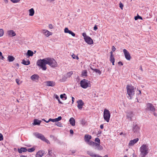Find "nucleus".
Segmentation results:
<instances>
[{"label":"nucleus","mask_w":157,"mask_h":157,"mask_svg":"<svg viewBox=\"0 0 157 157\" xmlns=\"http://www.w3.org/2000/svg\"><path fill=\"white\" fill-rule=\"evenodd\" d=\"M64 32L65 33H68L69 34L73 36H75V34L71 31L69 30L67 28H65L64 29Z\"/></svg>","instance_id":"15"},{"label":"nucleus","mask_w":157,"mask_h":157,"mask_svg":"<svg viewBox=\"0 0 157 157\" xmlns=\"http://www.w3.org/2000/svg\"><path fill=\"white\" fill-rule=\"evenodd\" d=\"M19 81H20V80L18 79H16V83L18 85H19L20 84V83H19Z\"/></svg>","instance_id":"55"},{"label":"nucleus","mask_w":157,"mask_h":157,"mask_svg":"<svg viewBox=\"0 0 157 157\" xmlns=\"http://www.w3.org/2000/svg\"><path fill=\"white\" fill-rule=\"evenodd\" d=\"M87 153L90 156L93 157H101L100 156L98 155H96L92 152L88 151Z\"/></svg>","instance_id":"16"},{"label":"nucleus","mask_w":157,"mask_h":157,"mask_svg":"<svg viewBox=\"0 0 157 157\" xmlns=\"http://www.w3.org/2000/svg\"><path fill=\"white\" fill-rule=\"evenodd\" d=\"M72 57L74 59H76L78 60L79 59L78 57L75 55V54H73L72 55Z\"/></svg>","instance_id":"41"},{"label":"nucleus","mask_w":157,"mask_h":157,"mask_svg":"<svg viewBox=\"0 0 157 157\" xmlns=\"http://www.w3.org/2000/svg\"><path fill=\"white\" fill-rule=\"evenodd\" d=\"M18 152L21 153L22 152H26L27 151V149L26 147H22L20 149L18 148L17 149Z\"/></svg>","instance_id":"19"},{"label":"nucleus","mask_w":157,"mask_h":157,"mask_svg":"<svg viewBox=\"0 0 157 157\" xmlns=\"http://www.w3.org/2000/svg\"><path fill=\"white\" fill-rule=\"evenodd\" d=\"M127 94L128 96L131 99L132 97L135 94L134 88L133 86H127Z\"/></svg>","instance_id":"4"},{"label":"nucleus","mask_w":157,"mask_h":157,"mask_svg":"<svg viewBox=\"0 0 157 157\" xmlns=\"http://www.w3.org/2000/svg\"><path fill=\"white\" fill-rule=\"evenodd\" d=\"M139 129V126L137 125L136 124L133 127V131L134 133L138 132Z\"/></svg>","instance_id":"21"},{"label":"nucleus","mask_w":157,"mask_h":157,"mask_svg":"<svg viewBox=\"0 0 157 157\" xmlns=\"http://www.w3.org/2000/svg\"><path fill=\"white\" fill-rule=\"evenodd\" d=\"M94 147L95 149L98 150H102L103 149V147L100 145V144L99 143H95Z\"/></svg>","instance_id":"13"},{"label":"nucleus","mask_w":157,"mask_h":157,"mask_svg":"<svg viewBox=\"0 0 157 157\" xmlns=\"http://www.w3.org/2000/svg\"><path fill=\"white\" fill-rule=\"evenodd\" d=\"M81 124L82 125H84L86 124V121L84 120H82L81 121Z\"/></svg>","instance_id":"52"},{"label":"nucleus","mask_w":157,"mask_h":157,"mask_svg":"<svg viewBox=\"0 0 157 157\" xmlns=\"http://www.w3.org/2000/svg\"><path fill=\"white\" fill-rule=\"evenodd\" d=\"M95 141L97 142L98 143L100 144V140L98 138H95Z\"/></svg>","instance_id":"47"},{"label":"nucleus","mask_w":157,"mask_h":157,"mask_svg":"<svg viewBox=\"0 0 157 157\" xmlns=\"http://www.w3.org/2000/svg\"><path fill=\"white\" fill-rule=\"evenodd\" d=\"M6 35L9 37H13L16 35V33L15 32L12 30H8L7 31Z\"/></svg>","instance_id":"8"},{"label":"nucleus","mask_w":157,"mask_h":157,"mask_svg":"<svg viewBox=\"0 0 157 157\" xmlns=\"http://www.w3.org/2000/svg\"><path fill=\"white\" fill-rule=\"evenodd\" d=\"M110 62H112L113 61H115V59L113 56H110Z\"/></svg>","instance_id":"42"},{"label":"nucleus","mask_w":157,"mask_h":157,"mask_svg":"<svg viewBox=\"0 0 157 157\" xmlns=\"http://www.w3.org/2000/svg\"><path fill=\"white\" fill-rule=\"evenodd\" d=\"M62 117L61 116L59 117L58 118L54 119V122H58L61 120Z\"/></svg>","instance_id":"36"},{"label":"nucleus","mask_w":157,"mask_h":157,"mask_svg":"<svg viewBox=\"0 0 157 157\" xmlns=\"http://www.w3.org/2000/svg\"><path fill=\"white\" fill-rule=\"evenodd\" d=\"M119 6L121 10H122L123 7V5L120 2L119 4Z\"/></svg>","instance_id":"48"},{"label":"nucleus","mask_w":157,"mask_h":157,"mask_svg":"<svg viewBox=\"0 0 157 157\" xmlns=\"http://www.w3.org/2000/svg\"><path fill=\"white\" fill-rule=\"evenodd\" d=\"M91 136L87 134L86 135L84 136V140L85 142H89L91 139Z\"/></svg>","instance_id":"20"},{"label":"nucleus","mask_w":157,"mask_h":157,"mask_svg":"<svg viewBox=\"0 0 157 157\" xmlns=\"http://www.w3.org/2000/svg\"><path fill=\"white\" fill-rule=\"evenodd\" d=\"M41 121L40 120H38L36 119H35L34 121L33 124L36 125H39L41 122Z\"/></svg>","instance_id":"26"},{"label":"nucleus","mask_w":157,"mask_h":157,"mask_svg":"<svg viewBox=\"0 0 157 157\" xmlns=\"http://www.w3.org/2000/svg\"><path fill=\"white\" fill-rule=\"evenodd\" d=\"M146 109L148 110L154 112L155 110L154 106L151 103H148L147 105Z\"/></svg>","instance_id":"7"},{"label":"nucleus","mask_w":157,"mask_h":157,"mask_svg":"<svg viewBox=\"0 0 157 157\" xmlns=\"http://www.w3.org/2000/svg\"><path fill=\"white\" fill-rule=\"evenodd\" d=\"M35 150V147H33L31 148H29L27 149V151L29 152H31L34 151Z\"/></svg>","instance_id":"31"},{"label":"nucleus","mask_w":157,"mask_h":157,"mask_svg":"<svg viewBox=\"0 0 157 157\" xmlns=\"http://www.w3.org/2000/svg\"><path fill=\"white\" fill-rule=\"evenodd\" d=\"M39 77V75H37L34 74L31 76V78L33 81H36L38 80Z\"/></svg>","instance_id":"18"},{"label":"nucleus","mask_w":157,"mask_h":157,"mask_svg":"<svg viewBox=\"0 0 157 157\" xmlns=\"http://www.w3.org/2000/svg\"><path fill=\"white\" fill-rule=\"evenodd\" d=\"M148 146L146 144H143L140 147V151L141 153L140 155V157H145V156L148 153Z\"/></svg>","instance_id":"2"},{"label":"nucleus","mask_w":157,"mask_h":157,"mask_svg":"<svg viewBox=\"0 0 157 157\" xmlns=\"http://www.w3.org/2000/svg\"><path fill=\"white\" fill-rule=\"evenodd\" d=\"M139 140L138 138H136L133 140H132L130 141L128 144V145L129 146L132 147Z\"/></svg>","instance_id":"12"},{"label":"nucleus","mask_w":157,"mask_h":157,"mask_svg":"<svg viewBox=\"0 0 157 157\" xmlns=\"http://www.w3.org/2000/svg\"><path fill=\"white\" fill-rule=\"evenodd\" d=\"M113 51H112L110 52V54H111L110 56H113Z\"/></svg>","instance_id":"62"},{"label":"nucleus","mask_w":157,"mask_h":157,"mask_svg":"<svg viewBox=\"0 0 157 157\" xmlns=\"http://www.w3.org/2000/svg\"><path fill=\"white\" fill-rule=\"evenodd\" d=\"M70 124L72 126H74L75 125V120L73 117H71L69 120Z\"/></svg>","instance_id":"22"},{"label":"nucleus","mask_w":157,"mask_h":157,"mask_svg":"<svg viewBox=\"0 0 157 157\" xmlns=\"http://www.w3.org/2000/svg\"><path fill=\"white\" fill-rule=\"evenodd\" d=\"M3 139V136L2 134L0 133V141L2 140Z\"/></svg>","instance_id":"49"},{"label":"nucleus","mask_w":157,"mask_h":157,"mask_svg":"<svg viewBox=\"0 0 157 157\" xmlns=\"http://www.w3.org/2000/svg\"><path fill=\"white\" fill-rule=\"evenodd\" d=\"M45 137L43 135L40 134V136L39 139H40L41 140H42V141H43L44 140V139H45Z\"/></svg>","instance_id":"39"},{"label":"nucleus","mask_w":157,"mask_h":157,"mask_svg":"<svg viewBox=\"0 0 157 157\" xmlns=\"http://www.w3.org/2000/svg\"><path fill=\"white\" fill-rule=\"evenodd\" d=\"M82 77L87 76V71L86 70H84L82 71Z\"/></svg>","instance_id":"30"},{"label":"nucleus","mask_w":157,"mask_h":157,"mask_svg":"<svg viewBox=\"0 0 157 157\" xmlns=\"http://www.w3.org/2000/svg\"><path fill=\"white\" fill-rule=\"evenodd\" d=\"M91 69L93 70L96 73H98L99 75H100L101 74V71L99 70H98L97 69H94L92 68H91Z\"/></svg>","instance_id":"35"},{"label":"nucleus","mask_w":157,"mask_h":157,"mask_svg":"<svg viewBox=\"0 0 157 157\" xmlns=\"http://www.w3.org/2000/svg\"><path fill=\"white\" fill-rule=\"evenodd\" d=\"M47 85L48 86H54L55 85V82L53 81H48L46 82Z\"/></svg>","instance_id":"23"},{"label":"nucleus","mask_w":157,"mask_h":157,"mask_svg":"<svg viewBox=\"0 0 157 157\" xmlns=\"http://www.w3.org/2000/svg\"><path fill=\"white\" fill-rule=\"evenodd\" d=\"M50 121H52V122H54V119L50 118L47 121V122H49Z\"/></svg>","instance_id":"51"},{"label":"nucleus","mask_w":157,"mask_h":157,"mask_svg":"<svg viewBox=\"0 0 157 157\" xmlns=\"http://www.w3.org/2000/svg\"><path fill=\"white\" fill-rule=\"evenodd\" d=\"M123 51L125 58L128 60H130L131 57L129 53L126 49H124Z\"/></svg>","instance_id":"9"},{"label":"nucleus","mask_w":157,"mask_h":157,"mask_svg":"<svg viewBox=\"0 0 157 157\" xmlns=\"http://www.w3.org/2000/svg\"><path fill=\"white\" fill-rule=\"evenodd\" d=\"M85 42L89 44H93L92 39L89 36L85 38Z\"/></svg>","instance_id":"14"},{"label":"nucleus","mask_w":157,"mask_h":157,"mask_svg":"<svg viewBox=\"0 0 157 157\" xmlns=\"http://www.w3.org/2000/svg\"><path fill=\"white\" fill-rule=\"evenodd\" d=\"M87 143L89 145L92 146L93 147L94 146L95 143V142L91 140H90L89 142H87Z\"/></svg>","instance_id":"32"},{"label":"nucleus","mask_w":157,"mask_h":157,"mask_svg":"<svg viewBox=\"0 0 157 157\" xmlns=\"http://www.w3.org/2000/svg\"><path fill=\"white\" fill-rule=\"evenodd\" d=\"M48 155L51 156H52V150H48Z\"/></svg>","instance_id":"45"},{"label":"nucleus","mask_w":157,"mask_h":157,"mask_svg":"<svg viewBox=\"0 0 157 157\" xmlns=\"http://www.w3.org/2000/svg\"><path fill=\"white\" fill-rule=\"evenodd\" d=\"M73 74V72L72 71H70L68 72L66 75H65L66 76L67 78H69Z\"/></svg>","instance_id":"33"},{"label":"nucleus","mask_w":157,"mask_h":157,"mask_svg":"<svg viewBox=\"0 0 157 157\" xmlns=\"http://www.w3.org/2000/svg\"><path fill=\"white\" fill-rule=\"evenodd\" d=\"M116 50V48H115L114 47V46H112V51H113V52H114Z\"/></svg>","instance_id":"56"},{"label":"nucleus","mask_w":157,"mask_h":157,"mask_svg":"<svg viewBox=\"0 0 157 157\" xmlns=\"http://www.w3.org/2000/svg\"><path fill=\"white\" fill-rule=\"evenodd\" d=\"M80 86L82 88L86 89L88 87H90V84L88 82V81L85 79H83L80 81Z\"/></svg>","instance_id":"5"},{"label":"nucleus","mask_w":157,"mask_h":157,"mask_svg":"<svg viewBox=\"0 0 157 157\" xmlns=\"http://www.w3.org/2000/svg\"><path fill=\"white\" fill-rule=\"evenodd\" d=\"M33 134L36 138L39 139L40 136V133L38 132H35L33 133Z\"/></svg>","instance_id":"34"},{"label":"nucleus","mask_w":157,"mask_h":157,"mask_svg":"<svg viewBox=\"0 0 157 157\" xmlns=\"http://www.w3.org/2000/svg\"><path fill=\"white\" fill-rule=\"evenodd\" d=\"M4 34V31L3 29H0V37L2 36Z\"/></svg>","instance_id":"40"},{"label":"nucleus","mask_w":157,"mask_h":157,"mask_svg":"<svg viewBox=\"0 0 157 157\" xmlns=\"http://www.w3.org/2000/svg\"><path fill=\"white\" fill-rule=\"evenodd\" d=\"M134 19L135 20H137L139 19H141V20L143 19L142 17H141V16H139L138 15H137V16L135 17Z\"/></svg>","instance_id":"38"},{"label":"nucleus","mask_w":157,"mask_h":157,"mask_svg":"<svg viewBox=\"0 0 157 157\" xmlns=\"http://www.w3.org/2000/svg\"><path fill=\"white\" fill-rule=\"evenodd\" d=\"M33 52L30 50H28L27 51V53L26 54L29 57L32 56H33Z\"/></svg>","instance_id":"27"},{"label":"nucleus","mask_w":157,"mask_h":157,"mask_svg":"<svg viewBox=\"0 0 157 157\" xmlns=\"http://www.w3.org/2000/svg\"><path fill=\"white\" fill-rule=\"evenodd\" d=\"M100 128L101 129H103V124H101L100 126Z\"/></svg>","instance_id":"59"},{"label":"nucleus","mask_w":157,"mask_h":157,"mask_svg":"<svg viewBox=\"0 0 157 157\" xmlns=\"http://www.w3.org/2000/svg\"><path fill=\"white\" fill-rule=\"evenodd\" d=\"M48 27L51 29H52L53 28L52 25V24H50L49 25Z\"/></svg>","instance_id":"54"},{"label":"nucleus","mask_w":157,"mask_h":157,"mask_svg":"<svg viewBox=\"0 0 157 157\" xmlns=\"http://www.w3.org/2000/svg\"><path fill=\"white\" fill-rule=\"evenodd\" d=\"M71 98H72V103L73 104L74 102V100L75 99V98L73 97H72Z\"/></svg>","instance_id":"61"},{"label":"nucleus","mask_w":157,"mask_h":157,"mask_svg":"<svg viewBox=\"0 0 157 157\" xmlns=\"http://www.w3.org/2000/svg\"><path fill=\"white\" fill-rule=\"evenodd\" d=\"M43 141H45V142L47 143V144H49L50 143L49 141L48 140L46 139L45 138V139H44V140H43Z\"/></svg>","instance_id":"50"},{"label":"nucleus","mask_w":157,"mask_h":157,"mask_svg":"<svg viewBox=\"0 0 157 157\" xmlns=\"http://www.w3.org/2000/svg\"><path fill=\"white\" fill-rule=\"evenodd\" d=\"M55 98L56 99H59V97L57 95H56V96H55Z\"/></svg>","instance_id":"64"},{"label":"nucleus","mask_w":157,"mask_h":157,"mask_svg":"<svg viewBox=\"0 0 157 157\" xmlns=\"http://www.w3.org/2000/svg\"><path fill=\"white\" fill-rule=\"evenodd\" d=\"M41 33L43 34L45 36L48 37L49 36L52 35V33L50 32L46 29H43L42 30Z\"/></svg>","instance_id":"10"},{"label":"nucleus","mask_w":157,"mask_h":157,"mask_svg":"<svg viewBox=\"0 0 157 157\" xmlns=\"http://www.w3.org/2000/svg\"><path fill=\"white\" fill-rule=\"evenodd\" d=\"M118 64H121V65H123V63L121 62V61H119L118 62Z\"/></svg>","instance_id":"60"},{"label":"nucleus","mask_w":157,"mask_h":157,"mask_svg":"<svg viewBox=\"0 0 157 157\" xmlns=\"http://www.w3.org/2000/svg\"><path fill=\"white\" fill-rule=\"evenodd\" d=\"M77 103L78 104L77 107L78 109L80 110L82 109V106L84 105V103L82 100H78L77 101Z\"/></svg>","instance_id":"11"},{"label":"nucleus","mask_w":157,"mask_h":157,"mask_svg":"<svg viewBox=\"0 0 157 157\" xmlns=\"http://www.w3.org/2000/svg\"><path fill=\"white\" fill-rule=\"evenodd\" d=\"M66 96V95L65 94H61L60 95V98L61 99H63V98H65V100H66L67 98V97L66 96Z\"/></svg>","instance_id":"37"},{"label":"nucleus","mask_w":157,"mask_h":157,"mask_svg":"<svg viewBox=\"0 0 157 157\" xmlns=\"http://www.w3.org/2000/svg\"><path fill=\"white\" fill-rule=\"evenodd\" d=\"M29 15L30 16H33L34 13V11L33 8H31L29 10Z\"/></svg>","instance_id":"29"},{"label":"nucleus","mask_w":157,"mask_h":157,"mask_svg":"<svg viewBox=\"0 0 157 157\" xmlns=\"http://www.w3.org/2000/svg\"><path fill=\"white\" fill-rule=\"evenodd\" d=\"M67 78L66 76L65 75H64L62 78L63 81H65L67 79Z\"/></svg>","instance_id":"46"},{"label":"nucleus","mask_w":157,"mask_h":157,"mask_svg":"<svg viewBox=\"0 0 157 157\" xmlns=\"http://www.w3.org/2000/svg\"><path fill=\"white\" fill-rule=\"evenodd\" d=\"M10 0L13 3H14L18 2L20 1V0Z\"/></svg>","instance_id":"44"},{"label":"nucleus","mask_w":157,"mask_h":157,"mask_svg":"<svg viewBox=\"0 0 157 157\" xmlns=\"http://www.w3.org/2000/svg\"><path fill=\"white\" fill-rule=\"evenodd\" d=\"M94 30L96 31L98 29V27L96 25H95L94 28Z\"/></svg>","instance_id":"57"},{"label":"nucleus","mask_w":157,"mask_h":157,"mask_svg":"<svg viewBox=\"0 0 157 157\" xmlns=\"http://www.w3.org/2000/svg\"><path fill=\"white\" fill-rule=\"evenodd\" d=\"M133 114L131 112H129L128 113L127 115V118L131 120Z\"/></svg>","instance_id":"24"},{"label":"nucleus","mask_w":157,"mask_h":157,"mask_svg":"<svg viewBox=\"0 0 157 157\" xmlns=\"http://www.w3.org/2000/svg\"><path fill=\"white\" fill-rule=\"evenodd\" d=\"M44 154V151H40L38 152L36 155V157H42Z\"/></svg>","instance_id":"17"},{"label":"nucleus","mask_w":157,"mask_h":157,"mask_svg":"<svg viewBox=\"0 0 157 157\" xmlns=\"http://www.w3.org/2000/svg\"><path fill=\"white\" fill-rule=\"evenodd\" d=\"M82 35L84 37V40H85V38H87V37H89V36H86V34L85 33H82Z\"/></svg>","instance_id":"43"},{"label":"nucleus","mask_w":157,"mask_h":157,"mask_svg":"<svg viewBox=\"0 0 157 157\" xmlns=\"http://www.w3.org/2000/svg\"><path fill=\"white\" fill-rule=\"evenodd\" d=\"M103 117L105 120L107 122H108L110 117V114L108 110L106 109H104Z\"/></svg>","instance_id":"6"},{"label":"nucleus","mask_w":157,"mask_h":157,"mask_svg":"<svg viewBox=\"0 0 157 157\" xmlns=\"http://www.w3.org/2000/svg\"><path fill=\"white\" fill-rule=\"evenodd\" d=\"M7 59L9 62H11L15 59V58L12 56H9L7 57Z\"/></svg>","instance_id":"25"},{"label":"nucleus","mask_w":157,"mask_h":157,"mask_svg":"<svg viewBox=\"0 0 157 157\" xmlns=\"http://www.w3.org/2000/svg\"><path fill=\"white\" fill-rule=\"evenodd\" d=\"M46 63L52 67L55 68L57 66V63L56 61L53 59L48 58H46Z\"/></svg>","instance_id":"3"},{"label":"nucleus","mask_w":157,"mask_h":157,"mask_svg":"<svg viewBox=\"0 0 157 157\" xmlns=\"http://www.w3.org/2000/svg\"><path fill=\"white\" fill-rule=\"evenodd\" d=\"M70 133L71 134H73L74 133V132L73 130L71 129L70 131Z\"/></svg>","instance_id":"58"},{"label":"nucleus","mask_w":157,"mask_h":157,"mask_svg":"<svg viewBox=\"0 0 157 157\" xmlns=\"http://www.w3.org/2000/svg\"><path fill=\"white\" fill-rule=\"evenodd\" d=\"M22 63L24 65H27L30 64V62L29 60H28L26 61L24 59H23L22 61Z\"/></svg>","instance_id":"28"},{"label":"nucleus","mask_w":157,"mask_h":157,"mask_svg":"<svg viewBox=\"0 0 157 157\" xmlns=\"http://www.w3.org/2000/svg\"><path fill=\"white\" fill-rule=\"evenodd\" d=\"M46 58L43 59H38L36 62V64L37 66H40L44 71H45L47 69L46 65Z\"/></svg>","instance_id":"1"},{"label":"nucleus","mask_w":157,"mask_h":157,"mask_svg":"<svg viewBox=\"0 0 157 157\" xmlns=\"http://www.w3.org/2000/svg\"><path fill=\"white\" fill-rule=\"evenodd\" d=\"M55 0H47V1L49 2H52L54 1Z\"/></svg>","instance_id":"63"},{"label":"nucleus","mask_w":157,"mask_h":157,"mask_svg":"<svg viewBox=\"0 0 157 157\" xmlns=\"http://www.w3.org/2000/svg\"><path fill=\"white\" fill-rule=\"evenodd\" d=\"M56 125L58 126H59V127H61L62 126V124L60 122H58L57 123V124H56Z\"/></svg>","instance_id":"53"}]
</instances>
